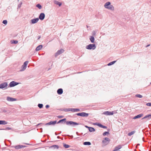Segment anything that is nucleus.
Returning a JSON list of instances; mask_svg holds the SVG:
<instances>
[{"label": "nucleus", "instance_id": "1", "mask_svg": "<svg viewBox=\"0 0 151 151\" xmlns=\"http://www.w3.org/2000/svg\"><path fill=\"white\" fill-rule=\"evenodd\" d=\"M104 7L106 9H110L111 11H113L114 9V6L111 5V3L110 2H106L104 5Z\"/></svg>", "mask_w": 151, "mask_h": 151}, {"label": "nucleus", "instance_id": "2", "mask_svg": "<svg viewBox=\"0 0 151 151\" xmlns=\"http://www.w3.org/2000/svg\"><path fill=\"white\" fill-rule=\"evenodd\" d=\"M66 124L67 125H70L72 127H74L75 125L81 124L78 123L76 122H75L72 121H68L66 122Z\"/></svg>", "mask_w": 151, "mask_h": 151}, {"label": "nucleus", "instance_id": "3", "mask_svg": "<svg viewBox=\"0 0 151 151\" xmlns=\"http://www.w3.org/2000/svg\"><path fill=\"white\" fill-rule=\"evenodd\" d=\"M8 83L6 82H4L0 84V88L6 89L8 88Z\"/></svg>", "mask_w": 151, "mask_h": 151}, {"label": "nucleus", "instance_id": "4", "mask_svg": "<svg viewBox=\"0 0 151 151\" xmlns=\"http://www.w3.org/2000/svg\"><path fill=\"white\" fill-rule=\"evenodd\" d=\"M96 48V46L95 44H90L86 47V48L88 50H94Z\"/></svg>", "mask_w": 151, "mask_h": 151}, {"label": "nucleus", "instance_id": "5", "mask_svg": "<svg viewBox=\"0 0 151 151\" xmlns=\"http://www.w3.org/2000/svg\"><path fill=\"white\" fill-rule=\"evenodd\" d=\"M104 139V140H102V143L103 144V145L105 146L109 143L110 140L108 137H105Z\"/></svg>", "mask_w": 151, "mask_h": 151}, {"label": "nucleus", "instance_id": "6", "mask_svg": "<svg viewBox=\"0 0 151 151\" xmlns=\"http://www.w3.org/2000/svg\"><path fill=\"white\" fill-rule=\"evenodd\" d=\"M28 63V61H27L25 62L22 65L21 67V69L20 70V71H22L25 70L27 67V65Z\"/></svg>", "mask_w": 151, "mask_h": 151}, {"label": "nucleus", "instance_id": "7", "mask_svg": "<svg viewBox=\"0 0 151 151\" xmlns=\"http://www.w3.org/2000/svg\"><path fill=\"white\" fill-rule=\"evenodd\" d=\"M89 114L84 112L79 113H76V115L83 117H87L88 116Z\"/></svg>", "mask_w": 151, "mask_h": 151}, {"label": "nucleus", "instance_id": "8", "mask_svg": "<svg viewBox=\"0 0 151 151\" xmlns=\"http://www.w3.org/2000/svg\"><path fill=\"white\" fill-rule=\"evenodd\" d=\"M20 83L16 82L14 81L11 82L9 84V86L10 87H13L16 85H18Z\"/></svg>", "mask_w": 151, "mask_h": 151}, {"label": "nucleus", "instance_id": "9", "mask_svg": "<svg viewBox=\"0 0 151 151\" xmlns=\"http://www.w3.org/2000/svg\"><path fill=\"white\" fill-rule=\"evenodd\" d=\"M64 51V50L63 49H61L59 50H58L55 54V56L56 57L58 55H60L62 53H63Z\"/></svg>", "mask_w": 151, "mask_h": 151}, {"label": "nucleus", "instance_id": "10", "mask_svg": "<svg viewBox=\"0 0 151 151\" xmlns=\"http://www.w3.org/2000/svg\"><path fill=\"white\" fill-rule=\"evenodd\" d=\"M94 125H96L98 126H99V127L104 128V129H106L107 128V127L106 126L103 125L101 124L100 123H94L93 124Z\"/></svg>", "mask_w": 151, "mask_h": 151}, {"label": "nucleus", "instance_id": "11", "mask_svg": "<svg viewBox=\"0 0 151 151\" xmlns=\"http://www.w3.org/2000/svg\"><path fill=\"white\" fill-rule=\"evenodd\" d=\"M151 119V114L146 115L144 117H143L142 119H146L147 120H149Z\"/></svg>", "mask_w": 151, "mask_h": 151}, {"label": "nucleus", "instance_id": "12", "mask_svg": "<svg viewBox=\"0 0 151 151\" xmlns=\"http://www.w3.org/2000/svg\"><path fill=\"white\" fill-rule=\"evenodd\" d=\"M45 16V14L43 13L40 14L39 16V18L40 20H42L44 19Z\"/></svg>", "mask_w": 151, "mask_h": 151}, {"label": "nucleus", "instance_id": "13", "mask_svg": "<svg viewBox=\"0 0 151 151\" xmlns=\"http://www.w3.org/2000/svg\"><path fill=\"white\" fill-rule=\"evenodd\" d=\"M57 123L56 121H51L50 122L47 123L45 124V125H55Z\"/></svg>", "mask_w": 151, "mask_h": 151}, {"label": "nucleus", "instance_id": "14", "mask_svg": "<svg viewBox=\"0 0 151 151\" xmlns=\"http://www.w3.org/2000/svg\"><path fill=\"white\" fill-rule=\"evenodd\" d=\"M39 20V19L38 18L34 19L31 20V23L34 24L37 23Z\"/></svg>", "mask_w": 151, "mask_h": 151}, {"label": "nucleus", "instance_id": "15", "mask_svg": "<svg viewBox=\"0 0 151 151\" xmlns=\"http://www.w3.org/2000/svg\"><path fill=\"white\" fill-rule=\"evenodd\" d=\"M6 100L7 101H13L16 100V99L15 98L10 97L9 96H8L6 98Z\"/></svg>", "mask_w": 151, "mask_h": 151}, {"label": "nucleus", "instance_id": "16", "mask_svg": "<svg viewBox=\"0 0 151 151\" xmlns=\"http://www.w3.org/2000/svg\"><path fill=\"white\" fill-rule=\"evenodd\" d=\"M114 114L113 111H106L104 113V114L107 115H111Z\"/></svg>", "mask_w": 151, "mask_h": 151}, {"label": "nucleus", "instance_id": "17", "mask_svg": "<svg viewBox=\"0 0 151 151\" xmlns=\"http://www.w3.org/2000/svg\"><path fill=\"white\" fill-rule=\"evenodd\" d=\"M66 118H64L59 120L57 122V124L61 123L62 124H64L67 122L66 121Z\"/></svg>", "mask_w": 151, "mask_h": 151}, {"label": "nucleus", "instance_id": "18", "mask_svg": "<svg viewBox=\"0 0 151 151\" xmlns=\"http://www.w3.org/2000/svg\"><path fill=\"white\" fill-rule=\"evenodd\" d=\"M60 110L62 111H71V108H64L61 109Z\"/></svg>", "mask_w": 151, "mask_h": 151}, {"label": "nucleus", "instance_id": "19", "mask_svg": "<svg viewBox=\"0 0 151 151\" xmlns=\"http://www.w3.org/2000/svg\"><path fill=\"white\" fill-rule=\"evenodd\" d=\"M143 115V114H138L136 116H135L133 118V119H137L141 117Z\"/></svg>", "mask_w": 151, "mask_h": 151}, {"label": "nucleus", "instance_id": "20", "mask_svg": "<svg viewBox=\"0 0 151 151\" xmlns=\"http://www.w3.org/2000/svg\"><path fill=\"white\" fill-rule=\"evenodd\" d=\"M122 146L120 145L116 146L115 147L113 151H116V150H117L120 149L122 148Z\"/></svg>", "mask_w": 151, "mask_h": 151}, {"label": "nucleus", "instance_id": "21", "mask_svg": "<svg viewBox=\"0 0 151 151\" xmlns=\"http://www.w3.org/2000/svg\"><path fill=\"white\" fill-rule=\"evenodd\" d=\"M57 92L59 95L63 93V89L61 88L58 89L57 91Z\"/></svg>", "mask_w": 151, "mask_h": 151}, {"label": "nucleus", "instance_id": "22", "mask_svg": "<svg viewBox=\"0 0 151 151\" xmlns=\"http://www.w3.org/2000/svg\"><path fill=\"white\" fill-rule=\"evenodd\" d=\"M8 124V122L5 120H0V125H6Z\"/></svg>", "mask_w": 151, "mask_h": 151}, {"label": "nucleus", "instance_id": "23", "mask_svg": "<svg viewBox=\"0 0 151 151\" xmlns=\"http://www.w3.org/2000/svg\"><path fill=\"white\" fill-rule=\"evenodd\" d=\"M43 46L42 45H40L38 46L36 48V51H38L40 50L42 48Z\"/></svg>", "mask_w": 151, "mask_h": 151}, {"label": "nucleus", "instance_id": "24", "mask_svg": "<svg viewBox=\"0 0 151 151\" xmlns=\"http://www.w3.org/2000/svg\"><path fill=\"white\" fill-rule=\"evenodd\" d=\"M7 111V110L4 108L0 109V113H6Z\"/></svg>", "mask_w": 151, "mask_h": 151}, {"label": "nucleus", "instance_id": "25", "mask_svg": "<svg viewBox=\"0 0 151 151\" xmlns=\"http://www.w3.org/2000/svg\"><path fill=\"white\" fill-rule=\"evenodd\" d=\"M89 39L92 43H93L94 42L95 38L93 36H91Z\"/></svg>", "mask_w": 151, "mask_h": 151}, {"label": "nucleus", "instance_id": "26", "mask_svg": "<svg viewBox=\"0 0 151 151\" xmlns=\"http://www.w3.org/2000/svg\"><path fill=\"white\" fill-rule=\"evenodd\" d=\"M53 148L54 149L56 148L58 149L59 148V146L58 145H53L50 147V148Z\"/></svg>", "mask_w": 151, "mask_h": 151}, {"label": "nucleus", "instance_id": "27", "mask_svg": "<svg viewBox=\"0 0 151 151\" xmlns=\"http://www.w3.org/2000/svg\"><path fill=\"white\" fill-rule=\"evenodd\" d=\"M71 110L72 112H78L80 111V109L77 108H71Z\"/></svg>", "mask_w": 151, "mask_h": 151}, {"label": "nucleus", "instance_id": "28", "mask_svg": "<svg viewBox=\"0 0 151 151\" xmlns=\"http://www.w3.org/2000/svg\"><path fill=\"white\" fill-rule=\"evenodd\" d=\"M55 4L58 5L59 6H60L62 5V3L58 1H55L54 2Z\"/></svg>", "mask_w": 151, "mask_h": 151}, {"label": "nucleus", "instance_id": "29", "mask_svg": "<svg viewBox=\"0 0 151 151\" xmlns=\"http://www.w3.org/2000/svg\"><path fill=\"white\" fill-rule=\"evenodd\" d=\"M89 128V129L88 130L90 132H92L95 131V129L94 128L90 127Z\"/></svg>", "mask_w": 151, "mask_h": 151}, {"label": "nucleus", "instance_id": "30", "mask_svg": "<svg viewBox=\"0 0 151 151\" xmlns=\"http://www.w3.org/2000/svg\"><path fill=\"white\" fill-rule=\"evenodd\" d=\"M83 145H91V143L89 142H83Z\"/></svg>", "mask_w": 151, "mask_h": 151}, {"label": "nucleus", "instance_id": "31", "mask_svg": "<svg viewBox=\"0 0 151 151\" xmlns=\"http://www.w3.org/2000/svg\"><path fill=\"white\" fill-rule=\"evenodd\" d=\"M135 132L136 131H132L131 132L128 133V135L129 136H131L134 133H135Z\"/></svg>", "mask_w": 151, "mask_h": 151}, {"label": "nucleus", "instance_id": "32", "mask_svg": "<svg viewBox=\"0 0 151 151\" xmlns=\"http://www.w3.org/2000/svg\"><path fill=\"white\" fill-rule=\"evenodd\" d=\"M116 62V61H114L112 62H111L109 63L107 65L108 66H110L111 65H112L114 64Z\"/></svg>", "mask_w": 151, "mask_h": 151}, {"label": "nucleus", "instance_id": "33", "mask_svg": "<svg viewBox=\"0 0 151 151\" xmlns=\"http://www.w3.org/2000/svg\"><path fill=\"white\" fill-rule=\"evenodd\" d=\"M18 41L17 40H13L11 41V43L12 44H16L18 43Z\"/></svg>", "mask_w": 151, "mask_h": 151}, {"label": "nucleus", "instance_id": "34", "mask_svg": "<svg viewBox=\"0 0 151 151\" xmlns=\"http://www.w3.org/2000/svg\"><path fill=\"white\" fill-rule=\"evenodd\" d=\"M70 146L69 145H67L65 144H63V147L65 148H68L70 147Z\"/></svg>", "mask_w": 151, "mask_h": 151}, {"label": "nucleus", "instance_id": "35", "mask_svg": "<svg viewBox=\"0 0 151 151\" xmlns=\"http://www.w3.org/2000/svg\"><path fill=\"white\" fill-rule=\"evenodd\" d=\"M36 6L39 9H41L42 8L41 5L39 4H37L36 5Z\"/></svg>", "mask_w": 151, "mask_h": 151}, {"label": "nucleus", "instance_id": "36", "mask_svg": "<svg viewBox=\"0 0 151 151\" xmlns=\"http://www.w3.org/2000/svg\"><path fill=\"white\" fill-rule=\"evenodd\" d=\"M2 130H13L12 128H10L9 127H6L5 129H2Z\"/></svg>", "mask_w": 151, "mask_h": 151}, {"label": "nucleus", "instance_id": "37", "mask_svg": "<svg viewBox=\"0 0 151 151\" xmlns=\"http://www.w3.org/2000/svg\"><path fill=\"white\" fill-rule=\"evenodd\" d=\"M38 106L41 109L43 107V105L42 104H38Z\"/></svg>", "mask_w": 151, "mask_h": 151}, {"label": "nucleus", "instance_id": "38", "mask_svg": "<svg viewBox=\"0 0 151 151\" xmlns=\"http://www.w3.org/2000/svg\"><path fill=\"white\" fill-rule=\"evenodd\" d=\"M135 96L136 97H138L139 98H141L142 97V95L139 94H136Z\"/></svg>", "mask_w": 151, "mask_h": 151}, {"label": "nucleus", "instance_id": "39", "mask_svg": "<svg viewBox=\"0 0 151 151\" xmlns=\"http://www.w3.org/2000/svg\"><path fill=\"white\" fill-rule=\"evenodd\" d=\"M20 145H16L14 147V148L15 149H20Z\"/></svg>", "mask_w": 151, "mask_h": 151}, {"label": "nucleus", "instance_id": "40", "mask_svg": "<svg viewBox=\"0 0 151 151\" xmlns=\"http://www.w3.org/2000/svg\"><path fill=\"white\" fill-rule=\"evenodd\" d=\"M109 134V133L108 132H105L103 134V135L104 136H105L107 134Z\"/></svg>", "mask_w": 151, "mask_h": 151}, {"label": "nucleus", "instance_id": "41", "mask_svg": "<svg viewBox=\"0 0 151 151\" xmlns=\"http://www.w3.org/2000/svg\"><path fill=\"white\" fill-rule=\"evenodd\" d=\"M2 23L6 25L7 23V20H4L3 21Z\"/></svg>", "mask_w": 151, "mask_h": 151}, {"label": "nucleus", "instance_id": "42", "mask_svg": "<svg viewBox=\"0 0 151 151\" xmlns=\"http://www.w3.org/2000/svg\"><path fill=\"white\" fill-rule=\"evenodd\" d=\"M96 32H96V31H95V30L93 31H92V35H93V36L95 35Z\"/></svg>", "mask_w": 151, "mask_h": 151}, {"label": "nucleus", "instance_id": "43", "mask_svg": "<svg viewBox=\"0 0 151 151\" xmlns=\"http://www.w3.org/2000/svg\"><path fill=\"white\" fill-rule=\"evenodd\" d=\"M146 105L148 106H151V103H148L146 104Z\"/></svg>", "mask_w": 151, "mask_h": 151}, {"label": "nucleus", "instance_id": "44", "mask_svg": "<svg viewBox=\"0 0 151 151\" xmlns=\"http://www.w3.org/2000/svg\"><path fill=\"white\" fill-rule=\"evenodd\" d=\"M63 117H64V116H60V115L58 116H57V117L59 119L62 118H63Z\"/></svg>", "mask_w": 151, "mask_h": 151}, {"label": "nucleus", "instance_id": "45", "mask_svg": "<svg viewBox=\"0 0 151 151\" xmlns=\"http://www.w3.org/2000/svg\"><path fill=\"white\" fill-rule=\"evenodd\" d=\"M22 4V2H21L20 4H19L18 6V8H20L21 6V5Z\"/></svg>", "mask_w": 151, "mask_h": 151}, {"label": "nucleus", "instance_id": "46", "mask_svg": "<svg viewBox=\"0 0 151 151\" xmlns=\"http://www.w3.org/2000/svg\"><path fill=\"white\" fill-rule=\"evenodd\" d=\"M50 107V106L49 105H47L46 106H45V107L46 109H47L48 108H49Z\"/></svg>", "mask_w": 151, "mask_h": 151}, {"label": "nucleus", "instance_id": "47", "mask_svg": "<svg viewBox=\"0 0 151 151\" xmlns=\"http://www.w3.org/2000/svg\"><path fill=\"white\" fill-rule=\"evenodd\" d=\"M85 127L86 128H87L88 129H89V128H90V127H89L88 126H86V125L85 126Z\"/></svg>", "mask_w": 151, "mask_h": 151}, {"label": "nucleus", "instance_id": "48", "mask_svg": "<svg viewBox=\"0 0 151 151\" xmlns=\"http://www.w3.org/2000/svg\"><path fill=\"white\" fill-rule=\"evenodd\" d=\"M42 124V123H39L36 125V126L37 127V126H39V125H40V124Z\"/></svg>", "mask_w": 151, "mask_h": 151}, {"label": "nucleus", "instance_id": "49", "mask_svg": "<svg viewBox=\"0 0 151 151\" xmlns=\"http://www.w3.org/2000/svg\"><path fill=\"white\" fill-rule=\"evenodd\" d=\"M20 148H22L23 147V145H20Z\"/></svg>", "mask_w": 151, "mask_h": 151}, {"label": "nucleus", "instance_id": "50", "mask_svg": "<svg viewBox=\"0 0 151 151\" xmlns=\"http://www.w3.org/2000/svg\"><path fill=\"white\" fill-rule=\"evenodd\" d=\"M68 136H70V137H71V138H72H72H73V136H72V135H71V136H70V135H68Z\"/></svg>", "mask_w": 151, "mask_h": 151}, {"label": "nucleus", "instance_id": "51", "mask_svg": "<svg viewBox=\"0 0 151 151\" xmlns=\"http://www.w3.org/2000/svg\"><path fill=\"white\" fill-rule=\"evenodd\" d=\"M76 134L77 135H79V134H78V132H76Z\"/></svg>", "mask_w": 151, "mask_h": 151}, {"label": "nucleus", "instance_id": "52", "mask_svg": "<svg viewBox=\"0 0 151 151\" xmlns=\"http://www.w3.org/2000/svg\"><path fill=\"white\" fill-rule=\"evenodd\" d=\"M40 36H39L38 39V40L39 39H40Z\"/></svg>", "mask_w": 151, "mask_h": 151}, {"label": "nucleus", "instance_id": "53", "mask_svg": "<svg viewBox=\"0 0 151 151\" xmlns=\"http://www.w3.org/2000/svg\"><path fill=\"white\" fill-rule=\"evenodd\" d=\"M25 144L27 145H29V144L28 143H24Z\"/></svg>", "mask_w": 151, "mask_h": 151}, {"label": "nucleus", "instance_id": "54", "mask_svg": "<svg viewBox=\"0 0 151 151\" xmlns=\"http://www.w3.org/2000/svg\"><path fill=\"white\" fill-rule=\"evenodd\" d=\"M139 145H140V144H137L136 147L137 146Z\"/></svg>", "mask_w": 151, "mask_h": 151}, {"label": "nucleus", "instance_id": "55", "mask_svg": "<svg viewBox=\"0 0 151 151\" xmlns=\"http://www.w3.org/2000/svg\"><path fill=\"white\" fill-rule=\"evenodd\" d=\"M150 45H147L146 47H147L149 46Z\"/></svg>", "mask_w": 151, "mask_h": 151}, {"label": "nucleus", "instance_id": "56", "mask_svg": "<svg viewBox=\"0 0 151 151\" xmlns=\"http://www.w3.org/2000/svg\"><path fill=\"white\" fill-rule=\"evenodd\" d=\"M55 134L56 135H58V134L56 133V132H55Z\"/></svg>", "mask_w": 151, "mask_h": 151}, {"label": "nucleus", "instance_id": "57", "mask_svg": "<svg viewBox=\"0 0 151 151\" xmlns=\"http://www.w3.org/2000/svg\"><path fill=\"white\" fill-rule=\"evenodd\" d=\"M40 129L41 130V132H42V128H40Z\"/></svg>", "mask_w": 151, "mask_h": 151}, {"label": "nucleus", "instance_id": "58", "mask_svg": "<svg viewBox=\"0 0 151 151\" xmlns=\"http://www.w3.org/2000/svg\"><path fill=\"white\" fill-rule=\"evenodd\" d=\"M26 147L25 146L23 145V147Z\"/></svg>", "mask_w": 151, "mask_h": 151}, {"label": "nucleus", "instance_id": "59", "mask_svg": "<svg viewBox=\"0 0 151 151\" xmlns=\"http://www.w3.org/2000/svg\"><path fill=\"white\" fill-rule=\"evenodd\" d=\"M57 138H59V136H58V137H57Z\"/></svg>", "mask_w": 151, "mask_h": 151}, {"label": "nucleus", "instance_id": "60", "mask_svg": "<svg viewBox=\"0 0 151 151\" xmlns=\"http://www.w3.org/2000/svg\"><path fill=\"white\" fill-rule=\"evenodd\" d=\"M81 134H80L79 135H81Z\"/></svg>", "mask_w": 151, "mask_h": 151}, {"label": "nucleus", "instance_id": "61", "mask_svg": "<svg viewBox=\"0 0 151 151\" xmlns=\"http://www.w3.org/2000/svg\"><path fill=\"white\" fill-rule=\"evenodd\" d=\"M150 84H151V82L150 83Z\"/></svg>", "mask_w": 151, "mask_h": 151}]
</instances>
